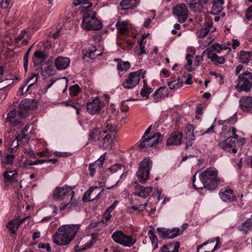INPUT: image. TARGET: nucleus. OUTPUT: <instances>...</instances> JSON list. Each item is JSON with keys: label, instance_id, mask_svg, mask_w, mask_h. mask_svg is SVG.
<instances>
[{"label": "nucleus", "instance_id": "423d86ee", "mask_svg": "<svg viewBox=\"0 0 252 252\" xmlns=\"http://www.w3.org/2000/svg\"><path fill=\"white\" fill-rule=\"evenodd\" d=\"M236 114H235L229 119L220 121L219 124L223 125L221 134L227 138H229V136L230 138L233 137L234 139H237L239 136L236 133L237 130L232 126L236 123Z\"/></svg>", "mask_w": 252, "mask_h": 252}, {"label": "nucleus", "instance_id": "ddd939ff", "mask_svg": "<svg viewBox=\"0 0 252 252\" xmlns=\"http://www.w3.org/2000/svg\"><path fill=\"white\" fill-rule=\"evenodd\" d=\"M188 10L185 4H177L173 9V14L178 18V21L181 23L185 22L188 17Z\"/></svg>", "mask_w": 252, "mask_h": 252}, {"label": "nucleus", "instance_id": "e433bc0d", "mask_svg": "<svg viewBox=\"0 0 252 252\" xmlns=\"http://www.w3.org/2000/svg\"><path fill=\"white\" fill-rule=\"evenodd\" d=\"M189 131L187 133V148L192 146L194 141L195 140V136L193 134V131L194 127L192 125H189L188 126Z\"/></svg>", "mask_w": 252, "mask_h": 252}, {"label": "nucleus", "instance_id": "13d9d810", "mask_svg": "<svg viewBox=\"0 0 252 252\" xmlns=\"http://www.w3.org/2000/svg\"><path fill=\"white\" fill-rule=\"evenodd\" d=\"M46 162V159H36L34 161H29L28 162H27L26 164H27V165H30V166H32V165H37V164H43L45 162Z\"/></svg>", "mask_w": 252, "mask_h": 252}, {"label": "nucleus", "instance_id": "bb28decb", "mask_svg": "<svg viewBox=\"0 0 252 252\" xmlns=\"http://www.w3.org/2000/svg\"><path fill=\"white\" fill-rule=\"evenodd\" d=\"M141 0H122L120 3L122 10L133 9L140 3Z\"/></svg>", "mask_w": 252, "mask_h": 252}, {"label": "nucleus", "instance_id": "6e6d98bb", "mask_svg": "<svg viewBox=\"0 0 252 252\" xmlns=\"http://www.w3.org/2000/svg\"><path fill=\"white\" fill-rule=\"evenodd\" d=\"M34 57L36 58V59H39V60H45L46 58V55L45 54L39 51H35L34 53Z\"/></svg>", "mask_w": 252, "mask_h": 252}, {"label": "nucleus", "instance_id": "bf43d9fd", "mask_svg": "<svg viewBox=\"0 0 252 252\" xmlns=\"http://www.w3.org/2000/svg\"><path fill=\"white\" fill-rule=\"evenodd\" d=\"M245 17L249 21L252 20V5H251L246 11Z\"/></svg>", "mask_w": 252, "mask_h": 252}, {"label": "nucleus", "instance_id": "b1692460", "mask_svg": "<svg viewBox=\"0 0 252 252\" xmlns=\"http://www.w3.org/2000/svg\"><path fill=\"white\" fill-rule=\"evenodd\" d=\"M55 66L58 70L67 68L70 64V59L66 57L59 56L54 61Z\"/></svg>", "mask_w": 252, "mask_h": 252}, {"label": "nucleus", "instance_id": "e2e57ef3", "mask_svg": "<svg viewBox=\"0 0 252 252\" xmlns=\"http://www.w3.org/2000/svg\"><path fill=\"white\" fill-rule=\"evenodd\" d=\"M216 245H215L214 249L211 251V252H213L220 248L221 243L220 242V237H216Z\"/></svg>", "mask_w": 252, "mask_h": 252}, {"label": "nucleus", "instance_id": "7c9ffc66", "mask_svg": "<svg viewBox=\"0 0 252 252\" xmlns=\"http://www.w3.org/2000/svg\"><path fill=\"white\" fill-rule=\"evenodd\" d=\"M15 43L21 45H26L29 41V37L28 32L26 30L21 31L19 35L15 38Z\"/></svg>", "mask_w": 252, "mask_h": 252}, {"label": "nucleus", "instance_id": "37998d69", "mask_svg": "<svg viewBox=\"0 0 252 252\" xmlns=\"http://www.w3.org/2000/svg\"><path fill=\"white\" fill-rule=\"evenodd\" d=\"M161 134L159 132H158L153 135L152 136H150L146 138L149 141V143H153V146H154L159 142L161 138Z\"/></svg>", "mask_w": 252, "mask_h": 252}, {"label": "nucleus", "instance_id": "864d4df0", "mask_svg": "<svg viewBox=\"0 0 252 252\" xmlns=\"http://www.w3.org/2000/svg\"><path fill=\"white\" fill-rule=\"evenodd\" d=\"M34 78H35L34 80L32 82L30 85L28 86V88L27 89V91L30 88L32 85H33L34 84L36 83L37 80V74L36 73H32L30 77H29V79L28 80H27V83H29L30 81L32 80Z\"/></svg>", "mask_w": 252, "mask_h": 252}, {"label": "nucleus", "instance_id": "a19ab883", "mask_svg": "<svg viewBox=\"0 0 252 252\" xmlns=\"http://www.w3.org/2000/svg\"><path fill=\"white\" fill-rule=\"evenodd\" d=\"M227 49H228L229 51L231 50L229 47H225V45L220 44L219 43H215L213 44L211 50H208V51H213V53L217 54V53H220L222 50H226Z\"/></svg>", "mask_w": 252, "mask_h": 252}, {"label": "nucleus", "instance_id": "4468645a", "mask_svg": "<svg viewBox=\"0 0 252 252\" xmlns=\"http://www.w3.org/2000/svg\"><path fill=\"white\" fill-rule=\"evenodd\" d=\"M98 189L99 187H91L83 195V200L85 202H89L99 199L102 193L103 192L104 189L97 192L96 190Z\"/></svg>", "mask_w": 252, "mask_h": 252}, {"label": "nucleus", "instance_id": "6e6552de", "mask_svg": "<svg viewBox=\"0 0 252 252\" xmlns=\"http://www.w3.org/2000/svg\"><path fill=\"white\" fill-rule=\"evenodd\" d=\"M152 166V161L149 158H144L140 162L136 175L138 180L141 184L146 183L149 180Z\"/></svg>", "mask_w": 252, "mask_h": 252}, {"label": "nucleus", "instance_id": "de8ad7c7", "mask_svg": "<svg viewBox=\"0 0 252 252\" xmlns=\"http://www.w3.org/2000/svg\"><path fill=\"white\" fill-rule=\"evenodd\" d=\"M14 158V156L12 154H8L4 156L1 158L2 163L7 165L11 164Z\"/></svg>", "mask_w": 252, "mask_h": 252}, {"label": "nucleus", "instance_id": "ea45409f", "mask_svg": "<svg viewBox=\"0 0 252 252\" xmlns=\"http://www.w3.org/2000/svg\"><path fill=\"white\" fill-rule=\"evenodd\" d=\"M148 235L151 241L153 250H156L158 247V239L157 235L152 230L148 231Z\"/></svg>", "mask_w": 252, "mask_h": 252}, {"label": "nucleus", "instance_id": "a18cd8bd", "mask_svg": "<svg viewBox=\"0 0 252 252\" xmlns=\"http://www.w3.org/2000/svg\"><path fill=\"white\" fill-rule=\"evenodd\" d=\"M101 52L97 50L95 47H93V49L88 51V56L92 60L95 59V57L101 56Z\"/></svg>", "mask_w": 252, "mask_h": 252}, {"label": "nucleus", "instance_id": "39448f33", "mask_svg": "<svg viewBox=\"0 0 252 252\" xmlns=\"http://www.w3.org/2000/svg\"><path fill=\"white\" fill-rule=\"evenodd\" d=\"M102 27V24L96 17V13L92 10L85 12L82 21V28L87 31H98Z\"/></svg>", "mask_w": 252, "mask_h": 252}, {"label": "nucleus", "instance_id": "473e14b6", "mask_svg": "<svg viewBox=\"0 0 252 252\" xmlns=\"http://www.w3.org/2000/svg\"><path fill=\"white\" fill-rule=\"evenodd\" d=\"M180 246L179 243H170L164 245L159 252H178Z\"/></svg>", "mask_w": 252, "mask_h": 252}, {"label": "nucleus", "instance_id": "dca6fc26", "mask_svg": "<svg viewBox=\"0 0 252 252\" xmlns=\"http://www.w3.org/2000/svg\"><path fill=\"white\" fill-rule=\"evenodd\" d=\"M219 196L225 202H232L237 200L233 190L229 187L221 189L219 191Z\"/></svg>", "mask_w": 252, "mask_h": 252}, {"label": "nucleus", "instance_id": "c9c22d12", "mask_svg": "<svg viewBox=\"0 0 252 252\" xmlns=\"http://www.w3.org/2000/svg\"><path fill=\"white\" fill-rule=\"evenodd\" d=\"M102 131L101 129L96 128L92 129L89 135V140L90 141H96L99 140L101 137Z\"/></svg>", "mask_w": 252, "mask_h": 252}, {"label": "nucleus", "instance_id": "f3484780", "mask_svg": "<svg viewBox=\"0 0 252 252\" xmlns=\"http://www.w3.org/2000/svg\"><path fill=\"white\" fill-rule=\"evenodd\" d=\"M239 107L242 111L252 114V96L241 97L239 100Z\"/></svg>", "mask_w": 252, "mask_h": 252}, {"label": "nucleus", "instance_id": "0eeeda50", "mask_svg": "<svg viewBox=\"0 0 252 252\" xmlns=\"http://www.w3.org/2000/svg\"><path fill=\"white\" fill-rule=\"evenodd\" d=\"M252 88V72L246 71L240 74L237 79L235 89L238 92H249Z\"/></svg>", "mask_w": 252, "mask_h": 252}, {"label": "nucleus", "instance_id": "69168bd1", "mask_svg": "<svg viewBox=\"0 0 252 252\" xmlns=\"http://www.w3.org/2000/svg\"><path fill=\"white\" fill-rule=\"evenodd\" d=\"M64 104L66 106H69L75 109H77V106H78V104L76 102L71 100L66 101L64 102Z\"/></svg>", "mask_w": 252, "mask_h": 252}, {"label": "nucleus", "instance_id": "c85d7f7f", "mask_svg": "<svg viewBox=\"0 0 252 252\" xmlns=\"http://www.w3.org/2000/svg\"><path fill=\"white\" fill-rule=\"evenodd\" d=\"M168 94V89L166 87H160L154 94V98L156 102H158L163 99Z\"/></svg>", "mask_w": 252, "mask_h": 252}, {"label": "nucleus", "instance_id": "aec40b11", "mask_svg": "<svg viewBox=\"0 0 252 252\" xmlns=\"http://www.w3.org/2000/svg\"><path fill=\"white\" fill-rule=\"evenodd\" d=\"M4 184L5 187L14 183L18 184V173L16 170L7 171L3 174Z\"/></svg>", "mask_w": 252, "mask_h": 252}, {"label": "nucleus", "instance_id": "8fccbe9b", "mask_svg": "<svg viewBox=\"0 0 252 252\" xmlns=\"http://www.w3.org/2000/svg\"><path fill=\"white\" fill-rule=\"evenodd\" d=\"M138 146L141 148H145L147 147H150L154 146L153 143H149V141L147 138H143L141 139V141L138 143Z\"/></svg>", "mask_w": 252, "mask_h": 252}, {"label": "nucleus", "instance_id": "2f4dec72", "mask_svg": "<svg viewBox=\"0 0 252 252\" xmlns=\"http://www.w3.org/2000/svg\"><path fill=\"white\" fill-rule=\"evenodd\" d=\"M237 228L239 230L243 232L244 234H247L249 231L252 230V219H248L244 222L238 225Z\"/></svg>", "mask_w": 252, "mask_h": 252}, {"label": "nucleus", "instance_id": "a878e982", "mask_svg": "<svg viewBox=\"0 0 252 252\" xmlns=\"http://www.w3.org/2000/svg\"><path fill=\"white\" fill-rule=\"evenodd\" d=\"M26 218H16L9 221L6 224V227L10 230V234H15L18 227L23 223Z\"/></svg>", "mask_w": 252, "mask_h": 252}, {"label": "nucleus", "instance_id": "0e129e2a", "mask_svg": "<svg viewBox=\"0 0 252 252\" xmlns=\"http://www.w3.org/2000/svg\"><path fill=\"white\" fill-rule=\"evenodd\" d=\"M53 208H54V210L53 211V212H52L51 215L43 218L41 220V221L43 222V221H45L46 220H49L52 217L55 216L57 214V212L55 211L56 207L54 206H53Z\"/></svg>", "mask_w": 252, "mask_h": 252}, {"label": "nucleus", "instance_id": "338daca9", "mask_svg": "<svg viewBox=\"0 0 252 252\" xmlns=\"http://www.w3.org/2000/svg\"><path fill=\"white\" fill-rule=\"evenodd\" d=\"M232 48L233 49H235L237 47L240 45V42L237 39H232Z\"/></svg>", "mask_w": 252, "mask_h": 252}, {"label": "nucleus", "instance_id": "c756f323", "mask_svg": "<svg viewBox=\"0 0 252 252\" xmlns=\"http://www.w3.org/2000/svg\"><path fill=\"white\" fill-rule=\"evenodd\" d=\"M223 0H213L211 13L214 15L220 13L223 9Z\"/></svg>", "mask_w": 252, "mask_h": 252}, {"label": "nucleus", "instance_id": "9b49d317", "mask_svg": "<svg viewBox=\"0 0 252 252\" xmlns=\"http://www.w3.org/2000/svg\"><path fill=\"white\" fill-rule=\"evenodd\" d=\"M142 70L129 73L125 81L123 83V86L126 89H132L136 87L140 80V75Z\"/></svg>", "mask_w": 252, "mask_h": 252}, {"label": "nucleus", "instance_id": "49530a36", "mask_svg": "<svg viewBox=\"0 0 252 252\" xmlns=\"http://www.w3.org/2000/svg\"><path fill=\"white\" fill-rule=\"evenodd\" d=\"M17 141L18 145H19L20 143H28L29 141V136L27 134H25V133H22V135L20 134H18L16 138Z\"/></svg>", "mask_w": 252, "mask_h": 252}, {"label": "nucleus", "instance_id": "72a5a7b5", "mask_svg": "<svg viewBox=\"0 0 252 252\" xmlns=\"http://www.w3.org/2000/svg\"><path fill=\"white\" fill-rule=\"evenodd\" d=\"M97 237L94 235H93L91 237V239L90 241L87 242L84 244L81 248L77 246L75 247V251L76 252H81L83 251L88 250L91 248L96 242Z\"/></svg>", "mask_w": 252, "mask_h": 252}, {"label": "nucleus", "instance_id": "3c124183", "mask_svg": "<svg viewBox=\"0 0 252 252\" xmlns=\"http://www.w3.org/2000/svg\"><path fill=\"white\" fill-rule=\"evenodd\" d=\"M186 60H187V64L186 65L187 69H188L189 71H191L194 70L195 67H193L192 66V62L191 59V55L189 54H187L186 56Z\"/></svg>", "mask_w": 252, "mask_h": 252}, {"label": "nucleus", "instance_id": "7ed1b4c3", "mask_svg": "<svg viewBox=\"0 0 252 252\" xmlns=\"http://www.w3.org/2000/svg\"><path fill=\"white\" fill-rule=\"evenodd\" d=\"M218 171L214 167L207 168L200 174L199 179L203 184V187H197L194 184L196 175L193 176L192 182L193 187L195 189L205 188L209 190L216 189L220 182V179L218 177Z\"/></svg>", "mask_w": 252, "mask_h": 252}, {"label": "nucleus", "instance_id": "c03bdc74", "mask_svg": "<svg viewBox=\"0 0 252 252\" xmlns=\"http://www.w3.org/2000/svg\"><path fill=\"white\" fill-rule=\"evenodd\" d=\"M168 86L170 89H178L182 86V83L179 80H176L168 82Z\"/></svg>", "mask_w": 252, "mask_h": 252}, {"label": "nucleus", "instance_id": "58836bf2", "mask_svg": "<svg viewBox=\"0 0 252 252\" xmlns=\"http://www.w3.org/2000/svg\"><path fill=\"white\" fill-rule=\"evenodd\" d=\"M91 0H73V4L75 6H78L79 5H86L87 6H82L81 12H85L88 8H90L92 6V3Z\"/></svg>", "mask_w": 252, "mask_h": 252}, {"label": "nucleus", "instance_id": "9d476101", "mask_svg": "<svg viewBox=\"0 0 252 252\" xmlns=\"http://www.w3.org/2000/svg\"><path fill=\"white\" fill-rule=\"evenodd\" d=\"M104 106V102L98 96H95L89 99L86 108L89 114L94 115L99 114Z\"/></svg>", "mask_w": 252, "mask_h": 252}, {"label": "nucleus", "instance_id": "f8f14e48", "mask_svg": "<svg viewBox=\"0 0 252 252\" xmlns=\"http://www.w3.org/2000/svg\"><path fill=\"white\" fill-rule=\"evenodd\" d=\"M104 126L106 129L102 131L103 134H106L103 139V144L110 143L114 137L117 131V126L115 125H112L110 120L106 121L104 124Z\"/></svg>", "mask_w": 252, "mask_h": 252}, {"label": "nucleus", "instance_id": "412c9836", "mask_svg": "<svg viewBox=\"0 0 252 252\" xmlns=\"http://www.w3.org/2000/svg\"><path fill=\"white\" fill-rule=\"evenodd\" d=\"M216 28L213 26L212 22L206 21L203 26L197 31L196 35L198 38L204 37L210 32H214Z\"/></svg>", "mask_w": 252, "mask_h": 252}, {"label": "nucleus", "instance_id": "393cba45", "mask_svg": "<svg viewBox=\"0 0 252 252\" xmlns=\"http://www.w3.org/2000/svg\"><path fill=\"white\" fill-rule=\"evenodd\" d=\"M183 138L182 132L178 131H175L171 133L167 140L166 145H179L181 144Z\"/></svg>", "mask_w": 252, "mask_h": 252}, {"label": "nucleus", "instance_id": "774afa93", "mask_svg": "<svg viewBox=\"0 0 252 252\" xmlns=\"http://www.w3.org/2000/svg\"><path fill=\"white\" fill-rule=\"evenodd\" d=\"M18 184H17L16 183H14L12 184L13 185L14 188L16 189L15 192L19 191V190H21L23 188L21 182H18Z\"/></svg>", "mask_w": 252, "mask_h": 252}, {"label": "nucleus", "instance_id": "052dcab7", "mask_svg": "<svg viewBox=\"0 0 252 252\" xmlns=\"http://www.w3.org/2000/svg\"><path fill=\"white\" fill-rule=\"evenodd\" d=\"M38 248L39 249H45L48 252H50L51 251L50 244L48 243L45 244L42 243H39L38 244Z\"/></svg>", "mask_w": 252, "mask_h": 252}, {"label": "nucleus", "instance_id": "5701e85b", "mask_svg": "<svg viewBox=\"0 0 252 252\" xmlns=\"http://www.w3.org/2000/svg\"><path fill=\"white\" fill-rule=\"evenodd\" d=\"M106 154V153H103L97 160L89 164V171L91 177H93L94 175L97 167L101 168L102 166L103 162L105 160Z\"/></svg>", "mask_w": 252, "mask_h": 252}, {"label": "nucleus", "instance_id": "79ce46f5", "mask_svg": "<svg viewBox=\"0 0 252 252\" xmlns=\"http://www.w3.org/2000/svg\"><path fill=\"white\" fill-rule=\"evenodd\" d=\"M116 61H119L117 65V68L119 71H123L128 70L130 67V64L128 62L122 61L120 60L115 59Z\"/></svg>", "mask_w": 252, "mask_h": 252}, {"label": "nucleus", "instance_id": "cd10ccee", "mask_svg": "<svg viewBox=\"0 0 252 252\" xmlns=\"http://www.w3.org/2000/svg\"><path fill=\"white\" fill-rule=\"evenodd\" d=\"M191 11L194 13H201L203 9V5L200 0H187Z\"/></svg>", "mask_w": 252, "mask_h": 252}, {"label": "nucleus", "instance_id": "09e8293b", "mask_svg": "<svg viewBox=\"0 0 252 252\" xmlns=\"http://www.w3.org/2000/svg\"><path fill=\"white\" fill-rule=\"evenodd\" d=\"M81 88L77 85H74L69 88V94L72 96H76L81 91Z\"/></svg>", "mask_w": 252, "mask_h": 252}, {"label": "nucleus", "instance_id": "5fc2aeb1", "mask_svg": "<svg viewBox=\"0 0 252 252\" xmlns=\"http://www.w3.org/2000/svg\"><path fill=\"white\" fill-rule=\"evenodd\" d=\"M151 88H146L145 85H144L143 88L140 91V94L143 97H148L151 92Z\"/></svg>", "mask_w": 252, "mask_h": 252}, {"label": "nucleus", "instance_id": "20e7f679", "mask_svg": "<svg viewBox=\"0 0 252 252\" xmlns=\"http://www.w3.org/2000/svg\"><path fill=\"white\" fill-rule=\"evenodd\" d=\"M30 109V106L22 100L19 105L18 113L14 109L7 114L6 122L9 123L12 126H17L22 122V120L26 117Z\"/></svg>", "mask_w": 252, "mask_h": 252}, {"label": "nucleus", "instance_id": "f257e3e1", "mask_svg": "<svg viewBox=\"0 0 252 252\" xmlns=\"http://www.w3.org/2000/svg\"><path fill=\"white\" fill-rule=\"evenodd\" d=\"M80 224H64L60 226L52 236L53 242L59 246L69 244L74 238L80 228Z\"/></svg>", "mask_w": 252, "mask_h": 252}, {"label": "nucleus", "instance_id": "4c0bfd02", "mask_svg": "<svg viewBox=\"0 0 252 252\" xmlns=\"http://www.w3.org/2000/svg\"><path fill=\"white\" fill-rule=\"evenodd\" d=\"M207 57L215 63L222 64L225 62V59L222 56H218L213 51H207Z\"/></svg>", "mask_w": 252, "mask_h": 252}, {"label": "nucleus", "instance_id": "a211bd4d", "mask_svg": "<svg viewBox=\"0 0 252 252\" xmlns=\"http://www.w3.org/2000/svg\"><path fill=\"white\" fill-rule=\"evenodd\" d=\"M157 231L161 233V237L164 239H173L181 234L180 229L173 228L172 229L158 228Z\"/></svg>", "mask_w": 252, "mask_h": 252}, {"label": "nucleus", "instance_id": "1a4fd4ad", "mask_svg": "<svg viewBox=\"0 0 252 252\" xmlns=\"http://www.w3.org/2000/svg\"><path fill=\"white\" fill-rule=\"evenodd\" d=\"M111 237L114 242L126 247H131L136 242L131 236L126 234L121 230L115 231Z\"/></svg>", "mask_w": 252, "mask_h": 252}, {"label": "nucleus", "instance_id": "f03ea898", "mask_svg": "<svg viewBox=\"0 0 252 252\" xmlns=\"http://www.w3.org/2000/svg\"><path fill=\"white\" fill-rule=\"evenodd\" d=\"M74 194L73 188L65 185L63 187H57L53 191L52 197L54 200L63 201L60 206V210L63 211L65 208L69 209L77 205V202L73 199Z\"/></svg>", "mask_w": 252, "mask_h": 252}, {"label": "nucleus", "instance_id": "6ab92c4d", "mask_svg": "<svg viewBox=\"0 0 252 252\" xmlns=\"http://www.w3.org/2000/svg\"><path fill=\"white\" fill-rule=\"evenodd\" d=\"M134 184L133 194L135 195L145 198L150 196L153 191V188L152 187H145L138 185L137 183H135Z\"/></svg>", "mask_w": 252, "mask_h": 252}, {"label": "nucleus", "instance_id": "680f3d73", "mask_svg": "<svg viewBox=\"0 0 252 252\" xmlns=\"http://www.w3.org/2000/svg\"><path fill=\"white\" fill-rule=\"evenodd\" d=\"M143 39H141L139 43V55H142L143 54H145L146 52L145 51V46L143 44Z\"/></svg>", "mask_w": 252, "mask_h": 252}, {"label": "nucleus", "instance_id": "2eb2a0df", "mask_svg": "<svg viewBox=\"0 0 252 252\" xmlns=\"http://www.w3.org/2000/svg\"><path fill=\"white\" fill-rule=\"evenodd\" d=\"M236 139H234L233 137L230 138L229 136V138H227L222 142H220L219 143V146L220 148L225 151L235 154L237 152V150L236 148Z\"/></svg>", "mask_w": 252, "mask_h": 252}, {"label": "nucleus", "instance_id": "4d7b16f0", "mask_svg": "<svg viewBox=\"0 0 252 252\" xmlns=\"http://www.w3.org/2000/svg\"><path fill=\"white\" fill-rule=\"evenodd\" d=\"M11 0H2L0 3V7L2 9H9V5Z\"/></svg>", "mask_w": 252, "mask_h": 252}, {"label": "nucleus", "instance_id": "603ef678", "mask_svg": "<svg viewBox=\"0 0 252 252\" xmlns=\"http://www.w3.org/2000/svg\"><path fill=\"white\" fill-rule=\"evenodd\" d=\"M122 168V165L120 164H115L110 167L108 170L111 172V173H114L121 170Z\"/></svg>", "mask_w": 252, "mask_h": 252}, {"label": "nucleus", "instance_id": "f704fd0d", "mask_svg": "<svg viewBox=\"0 0 252 252\" xmlns=\"http://www.w3.org/2000/svg\"><path fill=\"white\" fill-rule=\"evenodd\" d=\"M252 56V52L242 50L239 53V59L240 62L248 64L250 61Z\"/></svg>", "mask_w": 252, "mask_h": 252}, {"label": "nucleus", "instance_id": "4be33fe9", "mask_svg": "<svg viewBox=\"0 0 252 252\" xmlns=\"http://www.w3.org/2000/svg\"><path fill=\"white\" fill-rule=\"evenodd\" d=\"M116 27L118 30V34L122 35L127 34L131 29V25L128 20L118 21L116 24Z\"/></svg>", "mask_w": 252, "mask_h": 252}]
</instances>
